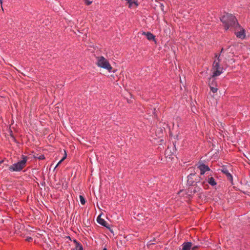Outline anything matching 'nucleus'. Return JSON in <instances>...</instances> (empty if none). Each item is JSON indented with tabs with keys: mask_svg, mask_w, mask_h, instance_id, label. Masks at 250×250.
Listing matches in <instances>:
<instances>
[{
	"mask_svg": "<svg viewBox=\"0 0 250 250\" xmlns=\"http://www.w3.org/2000/svg\"><path fill=\"white\" fill-rule=\"evenodd\" d=\"M220 21L226 31L229 29L236 28L240 26L235 16L228 13H225V14L220 17Z\"/></svg>",
	"mask_w": 250,
	"mask_h": 250,
	"instance_id": "1",
	"label": "nucleus"
},
{
	"mask_svg": "<svg viewBox=\"0 0 250 250\" xmlns=\"http://www.w3.org/2000/svg\"><path fill=\"white\" fill-rule=\"evenodd\" d=\"M21 158V160L9 167L8 169L10 171H21L26 167L27 157L22 155Z\"/></svg>",
	"mask_w": 250,
	"mask_h": 250,
	"instance_id": "2",
	"label": "nucleus"
},
{
	"mask_svg": "<svg viewBox=\"0 0 250 250\" xmlns=\"http://www.w3.org/2000/svg\"><path fill=\"white\" fill-rule=\"evenodd\" d=\"M97 65L99 67L107 69L109 72H114L112 70L113 67L109 62L103 56L98 58Z\"/></svg>",
	"mask_w": 250,
	"mask_h": 250,
	"instance_id": "3",
	"label": "nucleus"
},
{
	"mask_svg": "<svg viewBox=\"0 0 250 250\" xmlns=\"http://www.w3.org/2000/svg\"><path fill=\"white\" fill-rule=\"evenodd\" d=\"M220 62L214 60L212 64V69L213 70V76H218L223 73V68L220 66Z\"/></svg>",
	"mask_w": 250,
	"mask_h": 250,
	"instance_id": "4",
	"label": "nucleus"
},
{
	"mask_svg": "<svg viewBox=\"0 0 250 250\" xmlns=\"http://www.w3.org/2000/svg\"><path fill=\"white\" fill-rule=\"evenodd\" d=\"M220 170L221 172L226 175L228 180L230 182L231 184L233 185V177L231 174L229 173L227 167L226 166H223L222 167V168Z\"/></svg>",
	"mask_w": 250,
	"mask_h": 250,
	"instance_id": "5",
	"label": "nucleus"
},
{
	"mask_svg": "<svg viewBox=\"0 0 250 250\" xmlns=\"http://www.w3.org/2000/svg\"><path fill=\"white\" fill-rule=\"evenodd\" d=\"M198 175L196 173H190L189 175H188L187 178V183L190 186H195V180H196V178H198Z\"/></svg>",
	"mask_w": 250,
	"mask_h": 250,
	"instance_id": "6",
	"label": "nucleus"
},
{
	"mask_svg": "<svg viewBox=\"0 0 250 250\" xmlns=\"http://www.w3.org/2000/svg\"><path fill=\"white\" fill-rule=\"evenodd\" d=\"M101 214L99 215L97 218V222L101 225L102 226L105 227L106 229H108L112 233H113V230L110 228V225L104 219L101 218Z\"/></svg>",
	"mask_w": 250,
	"mask_h": 250,
	"instance_id": "7",
	"label": "nucleus"
},
{
	"mask_svg": "<svg viewBox=\"0 0 250 250\" xmlns=\"http://www.w3.org/2000/svg\"><path fill=\"white\" fill-rule=\"evenodd\" d=\"M197 168L200 170L201 175H204L206 172L211 171L208 166L204 163H199Z\"/></svg>",
	"mask_w": 250,
	"mask_h": 250,
	"instance_id": "8",
	"label": "nucleus"
},
{
	"mask_svg": "<svg viewBox=\"0 0 250 250\" xmlns=\"http://www.w3.org/2000/svg\"><path fill=\"white\" fill-rule=\"evenodd\" d=\"M216 76H213V75L208 79L209 87L217 86V83L215 79Z\"/></svg>",
	"mask_w": 250,
	"mask_h": 250,
	"instance_id": "9",
	"label": "nucleus"
},
{
	"mask_svg": "<svg viewBox=\"0 0 250 250\" xmlns=\"http://www.w3.org/2000/svg\"><path fill=\"white\" fill-rule=\"evenodd\" d=\"M194 186H195V188L193 190H192V188H189L188 189V192L190 193V194H189L188 195L190 196V197H191L192 194H194L195 193L199 192L201 190V188L199 186H198L197 185Z\"/></svg>",
	"mask_w": 250,
	"mask_h": 250,
	"instance_id": "10",
	"label": "nucleus"
},
{
	"mask_svg": "<svg viewBox=\"0 0 250 250\" xmlns=\"http://www.w3.org/2000/svg\"><path fill=\"white\" fill-rule=\"evenodd\" d=\"M142 35H145L147 38V39L149 41H154L156 42L155 41V36L152 34L151 33L149 32H143L142 33Z\"/></svg>",
	"mask_w": 250,
	"mask_h": 250,
	"instance_id": "11",
	"label": "nucleus"
},
{
	"mask_svg": "<svg viewBox=\"0 0 250 250\" xmlns=\"http://www.w3.org/2000/svg\"><path fill=\"white\" fill-rule=\"evenodd\" d=\"M192 247V243L190 242H185L182 244V250H190Z\"/></svg>",
	"mask_w": 250,
	"mask_h": 250,
	"instance_id": "12",
	"label": "nucleus"
},
{
	"mask_svg": "<svg viewBox=\"0 0 250 250\" xmlns=\"http://www.w3.org/2000/svg\"><path fill=\"white\" fill-rule=\"evenodd\" d=\"M207 180L208 183L211 186H215L217 185V183L215 181L214 178L212 177H208Z\"/></svg>",
	"mask_w": 250,
	"mask_h": 250,
	"instance_id": "13",
	"label": "nucleus"
},
{
	"mask_svg": "<svg viewBox=\"0 0 250 250\" xmlns=\"http://www.w3.org/2000/svg\"><path fill=\"white\" fill-rule=\"evenodd\" d=\"M127 2L128 3V7L131 8L134 4L136 7L138 5L137 0H126Z\"/></svg>",
	"mask_w": 250,
	"mask_h": 250,
	"instance_id": "14",
	"label": "nucleus"
},
{
	"mask_svg": "<svg viewBox=\"0 0 250 250\" xmlns=\"http://www.w3.org/2000/svg\"><path fill=\"white\" fill-rule=\"evenodd\" d=\"M237 37L241 39H244L245 37V30L242 29L240 31H239L236 33Z\"/></svg>",
	"mask_w": 250,
	"mask_h": 250,
	"instance_id": "15",
	"label": "nucleus"
},
{
	"mask_svg": "<svg viewBox=\"0 0 250 250\" xmlns=\"http://www.w3.org/2000/svg\"><path fill=\"white\" fill-rule=\"evenodd\" d=\"M34 158L35 159H38L40 160H42L45 159V157L43 154H41L39 156H38V154H37V156L34 155Z\"/></svg>",
	"mask_w": 250,
	"mask_h": 250,
	"instance_id": "16",
	"label": "nucleus"
},
{
	"mask_svg": "<svg viewBox=\"0 0 250 250\" xmlns=\"http://www.w3.org/2000/svg\"><path fill=\"white\" fill-rule=\"evenodd\" d=\"M79 198L81 204L84 205L86 202L84 197L83 195H80Z\"/></svg>",
	"mask_w": 250,
	"mask_h": 250,
	"instance_id": "17",
	"label": "nucleus"
},
{
	"mask_svg": "<svg viewBox=\"0 0 250 250\" xmlns=\"http://www.w3.org/2000/svg\"><path fill=\"white\" fill-rule=\"evenodd\" d=\"M210 90L213 93H216L218 90L217 86H211L209 87Z\"/></svg>",
	"mask_w": 250,
	"mask_h": 250,
	"instance_id": "18",
	"label": "nucleus"
},
{
	"mask_svg": "<svg viewBox=\"0 0 250 250\" xmlns=\"http://www.w3.org/2000/svg\"><path fill=\"white\" fill-rule=\"evenodd\" d=\"M73 241L76 245L75 248L82 246V245L80 242H79L76 239H74Z\"/></svg>",
	"mask_w": 250,
	"mask_h": 250,
	"instance_id": "19",
	"label": "nucleus"
},
{
	"mask_svg": "<svg viewBox=\"0 0 250 250\" xmlns=\"http://www.w3.org/2000/svg\"><path fill=\"white\" fill-rule=\"evenodd\" d=\"M220 56H221V53H219V54L215 53V58H216V59L215 60H216L217 62H221V59L220 58Z\"/></svg>",
	"mask_w": 250,
	"mask_h": 250,
	"instance_id": "20",
	"label": "nucleus"
},
{
	"mask_svg": "<svg viewBox=\"0 0 250 250\" xmlns=\"http://www.w3.org/2000/svg\"><path fill=\"white\" fill-rule=\"evenodd\" d=\"M201 184L205 189H207L208 187V185L206 183L205 181H203Z\"/></svg>",
	"mask_w": 250,
	"mask_h": 250,
	"instance_id": "21",
	"label": "nucleus"
},
{
	"mask_svg": "<svg viewBox=\"0 0 250 250\" xmlns=\"http://www.w3.org/2000/svg\"><path fill=\"white\" fill-rule=\"evenodd\" d=\"M201 177L198 175V178H196V180H195V186H196L197 185V183H199L200 182V180H201Z\"/></svg>",
	"mask_w": 250,
	"mask_h": 250,
	"instance_id": "22",
	"label": "nucleus"
},
{
	"mask_svg": "<svg viewBox=\"0 0 250 250\" xmlns=\"http://www.w3.org/2000/svg\"><path fill=\"white\" fill-rule=\"evenodd\" d=\"M230 47V46H228L227 48H222L221 49V50L220 51V53H224L225 51H227L228 49H229V47Z\"/></svg>",
	"mask_w": 250,
	"mask_h": 250,
	"instance_id": "23",
	"label": "nucleus"
},
{
	"mask_svg": "<svg viewBox=\"0 0 250 250\" xmlns=\"http://www.w3.org/2000/svg\"><path fill=\"white\" fill-rule=\"evenodd\" d=\"M84 3L86 5H89L91 4L92 1H90L89 0H84Z\"/></svg>",
	"mask_w": 250,
	"mask_h": 250,
	"instance_id": "24",
	"label": "nucleus"
},
{
	"mask_svg": "<svg viewBox=\"0 0 250 250\" xmlns=\"http://www.w3.org/2000/svg\"><path fill=\"white\" fill-rule=\"evenodd\" d=\"M66 153H65V155L62 159L61 160H60L59 161V162L57 164V166L59 165L60 164H61L62 163V162L66 158Z\"/></svg>",
	"mask_w": 250,
	"mask_h": 250,
	"instance_id": "25",
	"label": "nucleus"
},
{
	"mask_svg": "<svg viewBox=\"0 0 250 250\" xmlns=\"http://www.w3.org/2000/svg\"><path fill=\"white\" fill-rule=\"evenodd\" d=\"M199 246H194L193 247H191V250H197L199 248Z\"/></svg>",
	"mask_w": 250,
	"mask_h": 250,
	"instance_id": "26",
	"label": "nucleus"
},
{
	"mask_svg": "<svg viewBox=\"0 0 250 250\" xmlns=\"http://www.w3.org/2000/svg\"><path fill=\"white\" fill-rule=\"evenodd\" d=\"M33 240V238L31 237H27L26 239V241L28 242H31Z\"/></svg>",
	"mask_w": 250,
	"mask_h": 250,
	"instance_id": "27",
	"label": "nucleus"
},
{
	"mask_svg": "<svg viewBox=\"0 0 250 250\" xmlns=\"http://www.w3.org/2000/svg\"><path fill=\"white\" fill-rule=\"evenodd\" d=\"M10 135L11 136V137H12L15 141L16 140V139L13 134V132H12V130H10Z\"/></svg>",
	"mask_w": 250,
	"mask_h": 250,
	"instance_id": "28",
	"label": "nucleus"
},
{
	"mask_svg": "<svg viewBox=\"0 0 250 250\" xmlns=\"http://www.w3.org/2000/svg\"><path fill=\"white\" fill-rule=\"evenodd\" d=\"M76 250H83V246L75 248Z\"/></svg>",
	"mask_w": 250,
	"mask_h": 250,
	"instance_id": "29",
	"label": "nucleus"
},
{
	"mask_svg": "<svg viewBox=\"0 0 250 250\" xmlns=\"http://www.w3.org/2000/svg\"><path fill=\"white\" fill-rule=\"evenodd\" d=\"M160 7L162 11L164 10V5L163 3L160 4Z\"/></svg>",
	"mask_w": 250,
	"mask_h": 250,
	"instance_id": "30",
	"label": "nucleus"
},
{
	"mask_svg": "<svg viewBox=\"0 0 250 250\" xmlns=\"http://www.w3.org/2000/svg\"><path fill=\"white\" fill-rule=\"evenodd\" d=\"M0 4L1 5V7L2 9L3 10V8H2V0H0Z\"/></svg>",
	"mask_w": 250,
	"mask_h": 250,
	"instance_id": "31",
	"label": "nucleus"
},
{
	"mask_svg": "<svg viewBox=\"0 0 250 250\" xmlns=\"http://www.w3.org/2000/svg\"><path fill=\"white\" fill-rule=\"evenodd\" d=\"M103 250H107V249L106 248H104Z\"/></svg>",
	"mask_w": 250,
	"mask_h": 250,
	"instance_id": "32",
	"label": "nucleus"
},
{
	"mask_svg": "<svg viewBox=\"0 0 250 250\" xmlns=\"http://www.w3.org/2000/svg\"><path fill=\"white\" fill-rule=\"evenodd\" d=\"M68 238L70 240H71V237L70 236H68Z\"/></svg>",
	"mask_w": 250,
	"mask_h": 250,
	"instance_id": "33",
	"label": "nucleus"
}]
</instances>
